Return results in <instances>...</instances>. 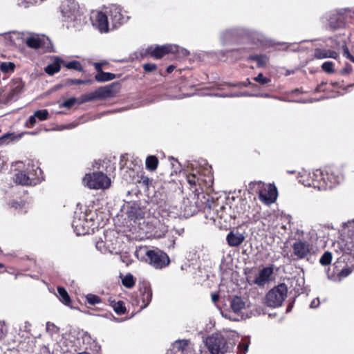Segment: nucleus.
<instances>
[{
  "label": "nucleus",
  "instance_id": "423d86ee",
  "mask_svg": "<svg viewBox=\"0 0 354 354\" xmlns=\"http://www.w3.org/2000/svg\"><path fill=\"white\" fill-rule=\"evenodd\" d=\"M288 287L281 283L270 290L266 295V304L268 306L277 308L282 305L287 297Z\"/></svg>",
  "mask_w": 354,
  "mask_h": 354
},
{
  "label": "nucleus",
  "instance_id": "2f4dec72",
  "mask_svg": "<svg viewBox=\"0 0 354 354\" xmlns=\"http://www.w3.org/2000/svg\"><path fill=\"white\" fill-rule=\"evenodd\" d=\"M247 53V49L243 48L227 50L226 52V55L227 57H231L234 58L236 60H239L244 58Z\"/></svg>",
  "mask_w": 354,
  "mask_h": 354
},
{
  "label": "nucleus",
  "instance_id": "f03ea898",
  "mask_svg": "<svg viewBox=\"0 0 354 354\" xmlns=\"http://www.w3.org/2000/svg\"><path fill=\"white\" fill-rule=\"evenodd\" d=\"M302 183L306 187H313L319 190L332 189L340 181L337 169L326 167L324 169H316L306 178L302 177Z\"/></svg>",
  "mask_w": 354,
  "mask_h": 354
},
{
  "label": "nucleus",
  "instance_id": "dca6fc26",
  "mask_svg": "<svg viewBox=\"0 0 354 354\" xmlns=\"http://www.w3.org/2000/svg\"><path fill=\"white\" fill-rule=\"evenodd\" d=\"M273 266V265H270L261 269L258 276L254 279V283L260 287L264 286L270 281L271 276L274 273Z\"/></svg>",
  "mask_w": 354,
  "mask_h": 354
},
{
  "label": "nucleus",
  "instance_id": "774afa93",
  "mask_svg": "<svg viewBox=\"0 0 354 354\" xmlns=\"http://www.w3.org/2000/svg\"><path fill=\"white\" fill-rule=\"evenodd\" d=\"M292 308V304H289V305L287 306V309H286V310H287L288 312H289V311H290V310H291Z\"/></svg>",
  "mask_w": 354,
  "mask_h": 354
},
{
  "label": "nucleus",
  "instance_id": "de8ad7c7",
  "mask_svg": "<svg viewBox=\"0 0 354 354\" xmlns=\"http://www.w3.org/2000/svg\"><path fill=\"white\" fill-rule=\"evenodd\" d=\"M328 50L327 49H321V48H317L315 50V57L316 59H324L327 58L328 55Z\"/></svg>",
  "mask_w": 354,
  "mask_h": 354
},
{
  "label": "nucleus",
  "instance_id": "c03bdc74",
  "mask_svg": "<svg viewBox=\"0 0 354 354\" xmlns=\"http://www.w3.org/2000/svg\"><path fill=\"white\" fill-rule=\"evenodd\" d=\"M15 138V134L13 133H7L0 137V145H7Z\"/></svg>",
  "mask_w": 354,
  "mask_h": 354
},
{
  "label": "nucleus",
  "instance_id": "7ed1b4c3",
  "mask_svg": "<svg viewBox=\"0 0 354 354\" xmlns=\"http://www.w3.org/2000/svg\"><path fill=\"white\" fill-rule=\"evenodd\" d=\"M120 88V84L115 82L111 84L100 86L94 91L82 95L78 99L80 104L97 100H104L113 97Z\"/></svg>",
  "mask_w": 354,
  "mask_h": 354
},
{
  "label": "nucleus",
  "instance_id": "4d7b16f0",
  "mask_svg": "<svg viewBox=\"0 0 354 354\" xmlns=\"http://www.w3.org/2000/svg\"><path fill=\"white\" fill-rule=\"evenodd\" d=\"M352 70V66L349 64H346L342 69L340 70L339 73L341 75L349 74Z\"/></svg>",
  "mask_w": 354,
  "mask_h": 354
},
{
  "label": "nucleus",
  "instance_id": "a19ab883",
  "mask_svg": "<svg viewBox=\"0 0 354 354\" xmlns=\"http://www.w3.org/2000/svg\"><path fill=\"white\" fill-rule=\"evenodd\" d=\"M332 253L329 251H326L321 257L319 263L322 266L330 265L332 261Z\"/></svg>",
  "mask_w": 354,
  "mask_h": 354
},
{
  "label": "nucleus",
  "instance_id": "0eeeda50",
  "mask_svg": "<svg viewBox=\"0 0 354 354\" xmlns=\"http://www.w3.org/2000/svg\"><path fill=\"white\" fill-rule=\"evenodd\" d=\"M83 182L88 188L93 189H104L111 185V179L102 171L86 174Z\"/></svg>",
  "mask_w": 354,
  "mask_h": 354
},
{
  "label": "nucleus",
  "instance_id": "f704fd0d",
  "mask_svg": "<svg viewBox=\"0 0 354 354\" xmlns=\"http://www.w3.org/2000/svg\"><path fill=\"white\" fill-rule=\"evenodd\" d=\"M63 66L68 69H73L79 72L84 71L82 64L77 60H72L71 62H66L64 60Z\"/></svg>",
  "mask_w": 354,
  "mask_h": 354
},
{
  "label": "nucleus",
  "instance_id": "c756f323",
  "mask_svg": "<svg viewBox=\"0 0 354 354\" xmlns=\"http://www.w3.org/2000/svg\"><path fill=\"white\" fill-rule=\"evenodd\" d=\"M24 85L21 82H15L11 87L9 93H8V98L10 100L16 98L22 91Z\"/></svg>",
  "mask_w": 354,
  "mask_h": 354
},
{
  "label": "nucleus",
  "instance_id": "f3484780",
  "mask_svg": "<svg viewBox=\"0 0 354 354\" xmlns=\"http://www.w3.org/2000/svg\"><path fill=\"white\" fill-rule=\"evenodd\" d=\"M92 24L95 26L100 32H106L109 30L108 17L102 12H98L95 16L92 18Z\"/></svg>",
  "mask_w": 354,
  "mask_h": 354
},
{
  "label": "nucleus",
  "instance_id": "7c9ffc66",
  "mask_svg": "<svg viewBox=\"0 0 354 354\" xmlns=\"http://www.w3.org/2000/svg\"><path fill=\"white\" fill-rule=\"evenodd\" d=\"M110 306L113 308L115 313L118 315H124L127 313V308L124 303L122 301H115V300L109 299Z\"/></svg>",
  "mask_w": 354,
  "mask_h": 354
},
{
  "label": "nucleus",
  "instance_id": "c85d7f7f",
  "mask_svg": "<svg viewBox=\"0 0 354 354\" xmlns=\"http://www.w3.org/2000/svg\"><path fill=\"white\" fill-rule=\"evenodd\" d=\"M266 185L267 184H265L262 181L250 182L248 185L249 192L252 194H257L259 196Z\"/></svg>",
  "mask_w": 354,
  "mask_h": 354
},
{
  "label": "nucleus",
  "instance_id": "a18cd8bd",
  "mask_svg": "<svg viewBox=\"0 0 354 354\" xmlns=\"http://www.w3.org/2000/svg\"><path fill=\"white\" fill-rule=\"evenodd\" d=\"M15 65L13 62H2L0 65V69L3 73H8L15 70Z\"/></svg>",
  "mask_w": 354,
  "mask_h": 354
},
{
  "label": "nucleus",
  "instance_id": "5701e85b",
  "mask_svg": "<svg viewBox=\"0 0 354 354\" xmlns=\"http://www.w3.org/2000/svg\"><path fill=\"white\" fill-rule=\"evenodd\" d=\"M246 60L255 62L257 68H266L269 62V57L265 54H254L248 55Z\"/></svg>",
  "mask_w": 354,
  "mask_h": 354
},
{
  "label": "nucleus",
  "instance_id": "6e6552de",
  "mask_svg": "<svg viewBox=\"0 0 354 354\" xmlns=\"http://www.w3.org/2000/svg\"><path fill=\"white\" fill-rule=\"evenodd\" d=\"M13 35L16 39H21L25 41L28 47L32 49L44 48L48 51H51L52 43L48 37L44 35H39L32 34L26 37H24V34L19 32H15Z\"/></svg>",
  "mask_w": 354,
  "mask_h": 354
},
{
  "label": "nucleus",
  "instance_id": "37998d69",
  "mask_svg": "<svg viewBox=\"0 0 354 354\" xmlns=\"http://www.w3.org/2000/svg\"><path fill=\"white\" fill-rule=\"evenodd\" d=\"M86 301L90 305H95L102 302V299L93 294H88L86 297Z\"/></svg>",
  "mask_w": 354,
  "mask_h": 354
},
{
  "label": "nucleus",
  "instance_id": "58836bf2",
  "mask_svg": "<svg viewBox=\"0 0 354 354\" xmlns=\"http://www.w3.org/2000/svg\"><path fill=\"white\" fill-rule=\"evenodd\" d=\"M250 339L247 338L243 339L238 345V353L245 354L248 350Z\"/></svg>",
  "mask_w": 354,
  "mask_h": 354
},
{
  "label": "nucleus",
  "instance_id": "ea45409f",
  "mask_svg": "<svg viewBox=\"0 0 354 354\" xmlns=\"http://www.w3.org/2000/svg\"><path fill=\"white\" fill-rule=\"evenodd\" d=\"M122 285L127 288H131L135 286L134 277L131 274H127L122 280Z\"/></svg>",
  "mask_w": 354,
  "mask_h": 354
},
{
  "label": "nucleus",
  "instance_id": "bf43d9fd",
  "mask_svg": "<svg viewBox=\"0 0 354 354\" xmlns=\"http://www.w3.org/2000/svg\"><path fill=\"white\" fill-rule=\"evenodd\" d=\"M320 304V301H319V299L318 298H315L314 299L312 300V301L310 302V307L311 308H317Z\"/></svg>",
  "mask_w": 354,
  "mask_h": 354
},
{
  "label": "nucleus",
  "instance_id": "3c124183",
  "mask_svg": "<svg viewBox=\"0 0 354 354\" xmlns=\"http://www.w3.org/2000/svg\"><path fill=\"white\" fill-rule=\"evenodd\" d=\"M142 68L145 73H150L157 69V65L153 63H146L143 64Z\"/></svg>",
  "mask_w": 354,
  "mask_h": 354
},
{
  "label": "nucleus",
  "instance_id": "393cba45",
  "mask_svg": "<svg viewBox=\"0 0 354 354\" xmlns=\"http://www.w3.org/2000/svg\"><path fill=\"white\" fill-rule=\"evenodd\" d=\"M245 205L246 203L243 201H239L230 205L232 212L233 213L232 215H234L233 216L234 220L244 215Z\"/></svg>",
  "mask_w": 354,
  "mask_h": 354
},
{
  "label": "nucleus",
  "instance_id": "69168bd1",
  "mask_svg": "<svg viewBox=\"0 0 354 354\" xmlns=\"http://www.w3.org/2000/svg\"><path fill=\"white\" fill-rule=\"evenodd\" d=\"M219 299V295L218 294H212V300L214 302H216Z\"/></svg>",
  "mask_w": 354,
  "mask_h": 354
},
{
  "label": "nucleus",
  "instance_id": "aec40b11",
  "mask_svg": "<svg viewBox=\"0 0 354 354\" xmlns=\"http://www.w3.org/2000/svg\"><path fill=\"white\" fill-rule=\"evenodd\" d=\"M73 227L77 235H84L89 233L90 226L88 222L85 221V219L82 221L80 217H74Z\"/></svg>",
  "mask_w": 354,
  "mask_h": 354
},
{
  "label": "nucleus",
  "instance_id": "e2e57ef3",
  "mask_svg": "<svg viewBox=\"0 0 354 354\" xmlns=\"http://www.w3.org/2000/svg\"><path fill=\"white\" fill-rule=\"evenodd\" d=\"M82 339H83L84 342L85 340L88 342V341H90L91 339L90 335L88 333H86V332H85V333H84L82 334Z\"/></svg>",
  "mask_w": 354,
  "mask_h": 354
},
{
  "label": "nucleus",
  "instance_id": "f8f14e48",
  "mask_svg": "<svg viewBox=\"0 0 354 354\" xmlns=\"http://www.w3.org/2000/svg\"><path fill=\"white\" fill-rule=\"evenodd\" d=\"M277 198V189L274 185L267 184L260 194L259 200L264 204L269 205L274 203Z\"/></svg>",
  "mask_w": 354,
  "mask_h": 354
},
{
  "label": "nucleus",
  "instance_id": "ddd939ff",
  "mask_svg": "<svg viewBox=\"0 0 354 354\" xmlns=\"http://www.w3.org/2000/svg\"><path fill=\"white\" fill-rule=\"evenodd\" d=\"M292 248L293 254L297 257V259H305L310 253L311 250L310 244L301 240L295 241Z\"/></svg>",
  "mask_w": 354,
  "mask_h": 354
},
{
  "label": "nucleus",
  "instance_id": "cd10ccee",
  "mask_svg": "<svg viewBox=\"0 0 354 354\" xmlns=\"http://www.w3.org/2000/svg\"><path fill=\"white\" fill-rule=\"evenodd\" d=\"M230 306L234 313H239L245 308V303L241 297L235 296L232 299Z\"/></svg>",
  "mask_w": 354,
  "mask_h": 354
},
{
  "label": "nucleus",
  "instance_id": "8fccbe9b",
  "mask_svg": "<svg viewBox=\"0 0 354 354\" xmlns=\"http://www.w3.org/2000/svg\"><path fill=\"white\" fill-rule=\"evenodd\" d=\"M77 102V100L75 97H70V98L66 100L65 101H64V102L62 104L61 106L65 107V108L69 109L73 106H74Z\"/></svg>",
  "mask_w": 354,
  "mask_h": 354
},
{
  "label": "nucleus",
  "instance_id": "4c0bfd02",
  "mask_svg": "<svg viewBox=\"0 0 354 354\" xmlns=\"http://www.w3.org/2000/svg\"><path fill=\"white\" fill-rule=\"evenodd\" d=\"M186 179H187V183L191 186H198V171H196V172H192V173L187 174Z\"/></svg>",
  "mask_w": 354,
  "mask_h": 354
},
{
  "label": "nucleus",
  "instance_id": "2eb2a0df",
  "mask_svg": "<svg viewBox=\"0 0 354 354\" xmlns=\"http://www.w3.org/2000/svg\"><path fill=\"white\" fill-rule=\"evenodd\" d=\"M78 5L75 0H63L60 5V10L64 17L71 19L77 12Z\"/></svg>",
  "mask_w": 354,
  "mask_h": 354
},
{
  "label": "nucleus",
  "instance_id": "bb28decb",
  "mask_svg": "<svg viewBox=\"0 0 354 354\" xmlns=\"http://www.w3.org/2000/svg\"><path fill=\"white\" fill-rule=\"evenodd\" d=\"M14 181L19 185L29 186L32 185L30 180V177L27 174L26 171H19L16 173L13 178Z\"/></svg>",
  "mask_w": 354,
  "mask_h": 354
},
{
  "label": "nucleus",
  "instance_id": "5fc2aeb1",
  "mask_svg": "<svg viewBox=\"0 0 354 354\" xmlns=\"http://www.w3.org/2000/svg\"><path fill=\"white\" fill-rule=\"evenodd\" d=\"M127 161H128V154L127 153L122 154L120 157V162H119L120 169H123L125 167L129 168V167L127 166Z\"/></svg>",
  "mask_w": 354,
  "mask_h": 354
},
{
  "label": "nucleus",
  "instance_id": "09e8293b",
  "mask_svg": "<svg viewBox=\"0 0 354 354\" xmlns=\"http://www.w3.org/2000/svg\"><path fill=\"white\" fill-rule=\"evenodd\" d=\"M254 80L262 85L267 84L271 82L270 78L264 77L262 73H259L257 77H254Z\"/></svg>",
  "mask_w": 354,
  "mask_h": 354
},
{
  "label": "nucleus",
  "instance_id": "b1692460",
  "mask_svg": "<svg viewBox=\"0 0 354 354\" xmlns=\"http://www.w3.org/2000/svg\"><path fill=\"white\" fill-rule=\"evenodd\" d=\"M110 20L114 28L121 25L124 20V17L119 8H113L109 11Z\"/></svg>",
  "mask_w": 354,
  "mask_h": 354
},
{
  "label": "nucleus",
  "instance_id": "338daca9",
  "mask_svg": "<svg viewBox=\"0 0 354 354\" xmlns=\"http://www.w3.org/2000/svg\"><path fill=\"white\" fill-rule=\"evenodd\" d=\"M93 82V80H82V84H91Z\"/></svg>",
  "mask_w": 354,
  "mask_h": 354
},
{
  "label": "nucleus",
  "instance_id": "f257e3e1",
  "mask_svg": "<svg viewBox=\"0 0 354 354\" xmlns=\"http://www.w3.org/2000/svg\"><path fill=\"white\" fill-rule=\"evenodd\" d=\"M198 343L201 346L202 354H225L235 346L233 336L222 332L214 333Z\"/></svg>",
  "mask_w": 354,
  "mask_h": 354
},
{
  "label": "nucleus",
  "instance_id": "9d476101",
  "mask_svg": "<svg viewBox=\"0 0 354 354\" xmlns=\"http://www.w3.org/2000/svg\"><path fill=\"white\" fill-rule=\"evenodd\" d=\"M178 50L176 45L165 44L148 46L145 50V55L155 59H160L169 54H175Z\"/></svg>",
  "mask_w": 354,
  "mask_h": 354
},
{
  "label": "nucleus",
  "instance_id": "49530a36",
  "mask_svg": "<svg viewBox=\"0 0 354 354\" xmlns=\"http://www.w3.org/2000/svg\"><path fill=\"white\" fill-rule=\"evenodd\" d=\"M322 68L327 73H333L335 72L334 63L333 62H325L322 64Z\"/></svg>",
  "mask_w": 354,
  "mask_h": 354
},
{
  "label": "nucleus",
  "instance_id": "c9c22d12",
  "mask_svg": "<svg viewBox=\"0 0 354 354\" xmlns=\"http://www.w3.org/2000/svg\"><path fill=\"white\" fill-rule=\"evenodd\" d=\"M19 348L26 352V354H30L34 351V347L35 346V342L33 340L28 339L27 342L20 343Z\"/></svg>",
  "mask_w": 354,
  "mask_h": 354
},
{
  "label": "nucleus",
  "instance_id": "864d4df0",
  "mask_svg": "<svg viewBox=\"0 0 354 354\" xmlns=\"http://www.w3.org/2000/svg\"><path fill=\"white\" fill-rule=\"evenodd\" d=\"M343 55L354 63V56L352 55L346 44L342 46Z\"/></svg>",
  "mask_w": 354,
  "mask_h": 354
},
{
  "label": "nucleus",
  "instance_id": "603ef678",
  "mask_svg": "<svg viewBox=\"0 0 354 354\" xmlns=\"http://www.w3.org/2000/svg\"><path fill=\"white\" fill-rule=\"evenodd\" d=\"M25 205V203L24 201H12L9 203V205L12 208L15 209H22Z\"/></svg>",
  "mask_w": 354,
  "mask_h": 354
},
{
  "label": "nucleus",
  "instance_id": "680f3d73",
  "mask_svg": "<svg viewBox=\"0 0 354 354\" xmlns=\"http://www.w3.org/2000/svg\"><path fill=\"white\" fill-rule=\"evenodd\" d=\"M327 53H328L327 58L330 57V58L336 59L338 57L337 53L333 50L328 49Z\"/></svg>",
  "mask_w": 354,
  "mask_h": 354
},
{
  "label": "nucleus",
  "instance_id": "39448f33",
  "mask_svg": "<svg viewBox=\"0 0 354 354\" xmlns=\"http://www.w3.org/2000/svg\"><path fill=\"white\" fill-rule=\"evenodd\" d=\"M354 271V256L346 254H342L334 263L333 272L339 280H341Z\"/></svg>",
  "mask_w": 354,
  "mask_h": 354
},
{
  "label": "nucleus",
  "instance_id": "1a4fd4ad",
  "mask_svg": "<svg viewBox=\"0 0 354 354\" xmlns=\"http://www.w3.org/2000/svg\"><path fill=\"white\" fill-rule=\"evenodd\" d=\"M146 261L156 269H162L169 264L168 255L160 250H148L145 252Z\"/></svg>",
  "mask_w": 354,
  "mask_h": 354
},
{
  "label": "nucleus",
  "instance_id": "13d9d810",
  "mask_svg": "<svg viewBox=\"0 0 354 354\" xmlns=\"http://www.w3.org/2000/svg\"><path fill=\"white\" fill-rule=\"evenodd\" d=\"M67 84L70 85L73 84H82V80L79 79H70L67 80Z\"/></svg>",
  "mask_w": 354,
  "mask_h": 354
},
{
  "label": "nucleus",
  "instance_id": "20e7f679",
  "mask_svg": "<svg viewBox=\"0 0 354 354\" xmlns=\"http://www.w3.org/2000/svg\"><path fill=\"white\" fill-rule=\"evenodd\" d=\"M207 213L211 219H213L214 221H218L219 223L223 225L225 227L230 225L231 221L234 220L233 216L234 215H232L231 207H230L228 203L221 205L218 203L214 204L212 207L209 205L207 209Z\"/></svg>",
  "mask_w": 354,
  "mask_h": 354
},
{
  "label": "nucleus",
  "instance_id": "e433bc0d",
  "mask_svg": "<svg viewBox=\"0 0 354 354\" xmlns=\"http://www.w3.org/2000/svg\"><path fill=\"white\" fill-rule=\"evenodd\" d=\"M198 186L203 187V186L209 185L213 180L212 176L203 175L200 171H198Z\"/></svg>",
  "mask_w": 354,
  "mask_h": 354
},
{
  "label": "nucleus",
  "instance_id": "a878e982",
  "mask_svg": "<svg viewBox=\"0 0 354 354\" xmlns=\"http://www.w3.org/2000/svg\"><path fill=\"white\" fill-rule=\"evenodd\" d=\"M329 26L332 30H337L344 26V17L342 15H332L329 18Z\"/></svg>",
  "mask_w": 354,
  "mask_h": 354
},
{
  "label": "nucleus",
  "instance_id": "4be33fe9",
  "mask_svg": "<svg viewBox=\"0 0 354 354\" xmlns=\"http://www.w3.org/2000/svg\"><path fill=\"white\" fill-rule=\"evenodd\" d=\"M53 59V62L48 64L44 68V71L49 75H53L55 73H58L64 62V59L58 56H54Z\"/></svg>",
  "mask_w": 354,
  "mask_h": 354
},
{
  "label": "nucleus",
  "instance_id": "a211bd4d",
  "mask_svg": "<svg viewBox=\"0 0 354 354\" xmlns=\"http://www.w3.org/2000/svg\"><path fill=\"white\" fill-rule=\"evenodd\" d=\"M93 65L97 71V73L95 75V80L97 82H105L120 77V75H115L112 73L103 71L101 68L100 64L98 63H93Z\"/></svg>",
  "mask_w": 354,
  "mask_h": 354
},
{
  "label": "nucleus",
  "instance_id": "6ab92c4d",
  "mask_svg": "<svg viewBox=\"0 0 354 354\" xmlns=\"http://www.w3.org/2000/svg\"><path fill=\"white\" fill-rule=\"evenodd\" d=\"M26 172L30 177V180L32 185H35L42 180V171L39 167L34 165H28L26 168Z\"/></svg>",
  "mask_w": 354,
  "mask_h": 354
},
{
  "label": "nucleus",
  "instance_id": "79ce46f5",
  "mask_svg": "<svg viewBox=\"0 0 354 354\" xmlns=\"http://www.w3.org/2000/svg\"><path fill=\"white\" fill-rule=\"evenodd\" d=\"M35 116L40 121H44L48 118L49 113L47 109L37 110L34 112Z\"/></svg>",
  "mask_w": 354,
  "mask_h": 354
},
{
  "label": "nucleus",
  "instance_id": "6e6d98bb",
  "mask_svg": "<svg viewBox=\"0 0 354 354\" xmlns=\"http://www.w3.org/2000/svg\"><path fill=\"white\" fill-rule=\"evenodd\" d=\"M37 122V118L33 113L32 115L30 116L28 120L26 122L25 126L28 128L32 127Z\"/></svg>",
  "mask_w": 354,
  "mask_h": 354
},
{
  "label": "nucleus",
  "instance_id": "4468645a",
  "mask_svg": "<svg viewBox=\"0 0 354 354\" xmlns=\"http://www.w3.org/2000/svg\"><path fill=\"white\" fill-rule=\"evenodd\" d=\"M126 214L129 220L136 222L145 217V212L136 203H128L126 206Z\"/></svg>",
  "mask_w": 354,
  "mask_h": 354
},
{
  "label": "nucleus",
  "instance_id": "9b49d317",
  "mask_svg": "<svg viewBox=\"0 0 354 354\" xmlns=\"http://www.w3.org/2000/svg\"><path fill=\"white\" fill-rule=\"evenodd\" d=\"M140 297L138 299V304L140 306V308H145L151 301L152 290L151 285L147 281H142L138 284Z\"/></svg>",
  "mask_w": 354,
  "mask_h": 354
},
{
  "label": "nucleus",
  "instance_id": "412c9836",
  "mask_svg": "<svg viewBox=\"0 0 354 354\" xmlns=\"http://www.w3.org/2000/svg\"><path fill=\"white\" fill-rule=\"evenodd\" d=\"M245 236L237 232L234 233L233 231H230L226 236V241L227 244L230 247H238L241 245L245 241Z\"/></svg>",
  "mask_w": 354,
  "mask_h": 354
},
{
  "label": "nucleus",
  "instance_id": "052dcab7",
  "mask_svg": "<svg viewBox=\"0 0 354 354\" xmlns=\"http://www.w3.org/2000/svg\"><path fill=\"white\" fill-rule=\"evenodd\" d=\"M31 328H32V324L28 321L25 322L24 326V331L30 334Z\"/></svg>",
  "mask_w": 354,
  "mask_h": 354
},
{
  "label": "nucleus",
  "instance_id": "72a5a7b5",
  "mask_svg": "<svg viewBox=\"0 0 354 354\" xmlns=\"http://www.w3.org/2000/svg\"><path fill=\"white\" fill-rule=\"evenodd\" d=\"M57 292L59 300L65 305L70 306L71 304V299L66 290L64 287H58Z\"/></svg>",
  "mask_w": 354,
  "mask_h": 354
},
{
  "label": "nucleus",
  "instance_id": "0e129e2a",
  "mask_svg": "<svg viewBox=\"0 0 354 354\" xmlns=\"http://www.w3.org/2000/svg\"><path fill=\"white\" fill-rule=\"evenodd\" d=\"M176 68V66L174 65H169L167 68V73H171L174 71V70Z\"/></svg>",
  "mask_w": 354,
  "mask_h": 354
},
{
  "label": "nucleus",
  "instance_id": "473e14b6",
  "mask_svg": "<svg viewBox=\"0 0 354 354\" xmlns=\"http://www.w3.org/2000/svg\"><path fill=\"white\" fill-rule=\"evenodd\" d=\"M158 163L159 160L156 156H149L145 161L146 169L150 171H154L157 169Z\"/></svg>",
  "mask_w": 354,
  "mask_h": 354
}]
</instances>
